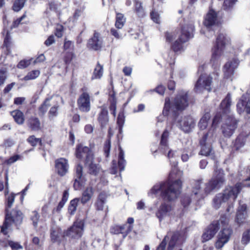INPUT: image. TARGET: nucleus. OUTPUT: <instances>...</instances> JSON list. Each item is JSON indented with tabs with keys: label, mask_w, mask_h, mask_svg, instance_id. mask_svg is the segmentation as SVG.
I'll list each match as a JSON object with an SVG mask.
<instances>
[{
	"label": "nucleus",
	"mask_w": 250,
	"mask_h": 250,
	"mask_svg": "<svg viewBox=\"0 0 250 250\" xmlns=\"http://www.w3.org/2000/svg\"><path fill=\"white\" fill-rule=\"evenodd\" d=\"M103 66L98 62L94 69L91 79L92 80L100 79L103 76Z\"/></svg>",
	"instance_id": "4c0bfd02"
},
{
	"label": "nucleus",
	"mask_w": 250,
	"mask_h": 250,
	"mask_svg": "<svg viewBox=\"0 0 250 250\" xmlns=\"http://www.w3.org/2000/svg\"><path fill=\"white\" fill-rule=\"evenodd\" d=\"M86 180L83 176V167L78 164L75 169L73 188L75 190H80L84 185Z\"/></svg>",
	"instance_id": "2eb2a0df"
},
{
	"label": "nucleus",
	"mask_w": 250,
	"mask_h": 250,
	"mask_svg": "<svg viewBox=\"0 0 250 250\" xmlns=\"http://www.w3.org/2000/svg\"><path fill=\"white\" fill-rule=\"evenodd\" d=\"M64 31V27L62 25H59L56 28L54 34L55 36L60 38L62 37Z\"/></svg>",
	"instance_id": "338daca9"
},
{
	"label": "nucleus",
	"mask_w": 250,
	"mask_h": 250,
	"mask_svg": "<svg viewBox=\"0 0 250 250\" xmlns=\"http://www.w3.org/2000/svg\"><path fill=\"white\" fill-rule=\"evenodd\" d=\"M134 219L133 217H128L125 223L122 225H114L110 228V232L112 234H121L125 239L133 229Z\"/></svg>",
	"instance_id": "0eeeda50"
},
{
	"label": "nucleus",
	"mask_w": 250,
	"mask_h": 250,
	"mask_svg": "<svg viewBox=\"0 0 250 250\" xmlns=\"http://www.w3.org/2000/svg\"><path fill=\"white\" fill-rule=\"evenodd\" d=\"M8 245L11 248L12 250H19L22 249V246L20 244L19 242H15L12 240H10L8 243Z\"/></svg>",
	"instance_id": "bf43d9fd"
},
{
	"label": "nucleus",
	"mask_w": 250,
	"mask_h": 250,
	"mask_svg": "<svg viewBox=\"0 0 250 250\" xmlns=\"http://www.w3.org/2000/svg\"><path fill=\"white\" fill-rule=\"evenodd\" d=\"M26 125L32 131H38L42 128L40 119L35 116H31L27 119Z\"/></svg>",
	"instance_id": "cd10ccee"
},
{
	"label": "nucleus",
	"mask_w": 250,
	"mask_h": 250,
	"mask_svg": "<svg viewBox=\"0 0 250 250\" xmlns=\"http://www.w3.org/2000/svg\"><path fill=\"white\" fill-rule=\"evenodd\" d=\"M50 100L49 98H46L44 102L41 104L38 108L39 115H44L47 110V105L46 103Z\"/></svg>",
	"instance_id": "5fc2aeb1"
},
{
	"label": "nucleus",
	"mask_w": 250,
	"mask_h": 250,
	"mask_svg": "<svg viewBox=\"0 0 250 250\" xmlns=\"http://www.w3.org/2000/svg\"><path fill=\"white\" fill-rule=\"evenodd\" d=\"M76 157L83 161L85 165L92 162L93 160V154L91 149L82 144L76 146L75 150Z\"/></svg>",
	"instance_id": "1a4fd4ad"
},
{
	"label": "nucleus",
	"mask_w": 250,
	"mask_h": 250,
	"mask_svg": "<svg viewBox=\"0 0 250 250\" xmlns=\"http://www.w3.org/2000/svg\"><path fill=\"white\" fill-rule=\"evenodd\" d=\"M189 97L188 91L181 90L178 91L175 95L172 103L170 98L167 97L165 99V102L163 110V114L165 116L169 115L171 107L177 111L184 110L189 105Z\"/></svg>",
	"instance_id": "20e7f679"
},
{
	"label": "nucleus",
	"mask_w": 250,
	"mask_h": 250,
	"mask_svg": "<svg viewBox=\"0 0 250 250\" xmlns=\"http://www.w3.org/2000/svg\"><path fill=\"white\" fill-rule=\"evenodd\" d=\"M150 17L151 19L154 22L156 23H160V15L157 12L152 10L150 13Z\"/></svg>",
	"instance_id": "0e129e2a"
},
{
	"label": "nucleus",
	"mask_w": 250,
	"mask_h": 250,
	"mask_svg": "<svg viewBox=\"0 0 250 250\" xmlns=\"http://www.w3.org/2000/svg\"><path fill=\"white\" fill-rule=\"evenodd\" d=\"M79 201V198H75L70 201L67 209L68 212L70 215H73L75 213Z\"/></svg>",
	"instance_id": "a19ab883"
},
{
	"label": "nucleus",
	"mask_w": 250,
	"mask_h": 250,
	"mask_svg": "<svg viewBox=\"0 0 250 250\" xmlns=\"http://www.w3.org/2000/svg\"><path fill=\"white\" fill-rule=\"evenodd\" d=\"M13 42L11 36L9 33H7L3 41V48H5V54L9 55L11 53V48L13 46Z\"/></svg>",
	"instance_id": "c9c22d12"
},
{
	"label": "nucleus",
	"mask_w": 250,
	"mask_h": 250,
	"mask_svg": "<svg viewBox=\"0 0 250 250\" xmlns=\"http://www.w3.org/2000/svg\"><path fill=\"white\" fill-rule=\"evenodd\" d=\"M243 182V184L237 183L233 186H228L222 192L217 194L213 200L214 207L219 208L222 203H226L231 198L235 201L243 187H250V175Z\"/></svg>",
	"instance_id": "7ed1b4c3"
},
{
	"label": "nucleus",
	"mask_w": 250,
	"mask_h": 250,
	"mask_svg": "<svg viewBox=\"0 0 250 250\" xmlns=\"http://www.w3.org/2000/svg\"><path fill=\"white\" fill-rule=\"evenodd\" d=\"M59 108L58 105H54L51 107L48 112V117L50 118H53L54 117H56L58 115V110Z\"/></svg>",
	"instance_id": "680f3d73"
},
{
	"label": "nucleus",
	"mask_w": 250,
	"mask_h": 250,
	"mask_svg": "<svg viewBox=\"0 0 250 250\" xmlns=\"http://www.w3.org/2000/svg\"><path fill=\"white\" fill-rule=\"evenodd\" d=\"M223 116L224 115L220 112L216 113L212 120L211 125L212 127L216 128L217 126L221 122Z\"/></svg>",
	"instance_id": "3c124183"
},
{
	"label": "nucleus",
	"mask_w": 250,
	"mask_h": 250,
	"mask_svg": "<svg viewBox=\"0 0 250 250\" xmlns=\"http://www.w3.org/2000/svg\"><path fill=\"white\" fill-rule=\"evenodd\" d=\"M184 240L179 232H174L168 243L167 250H173L174 248L182 247Z\"/></svg>",
	"instance_id": "4be33fe9"
},
{
	"label": "nucleus",
	"mask_w": 250,
	"mask_h": 250,
	"mask_svg": "<svg viewBox=\"0 0 250 250\" xmlns=\"http://www.w3.org/2000/svg\"><path fill=\"white\" fill-rule=\"evenodd\" d=\"M125 117L123 113L120 112L117 119V124L119 128V133L121 134L123 131V127L125 123Z\"/></svg>",
	"instance_id": "09e8293b"
},
{
	"label": "nucleus",
	"mask_w": 250,
	"mask_h": 250,
	"mask_svg": "<svg viewBox=\"0 0 250 250\" xmlns=\"http://www.w3.org/2000/svg\"><path fill=\"white\" fill-rule=\"evenodd\" d=\"M33 215L31 217V220L32 221L33 225L34 227H36L40 218V215L37 211L32 212Z\"/></svg>",
	"instance_id": "e2e57ef3"
},
{
	"label": "nucleus",
	"mask_w": 250,
	"mask_h": 250,
	"mask_svg": "<svg viewBox=\"0 0 250 250\" xmlns=\"http://www.w3.org/2000/svg\"><path fill=\"white\" fill-rule=\"evenodd\" d=\"M239 120L236 119L233 115H229L226 121L221 125V132L224 137L229 138L235 132L238 127Z\"/></svg>",
	"instance_id": "6e6552de"
},
{
	"label": "nucleus",
	"mask_w": 250,
	"mask_h": 250,
	"mask_svg": "<svg viewBox=\"0 0 250 250\" xmlns=\"http://www.w3.org/2000/svg\"><path fill=\"white\" fill-rule=\"evenodd\" d=\"M212 77L210 75L207 74H201L196 81L194 90L195 92H201L204 90L208 92L211 91Z\"/></svg>",
	"instance_id": "9d476101"
},
{
	"label": "nucleus",
	"mask_w": 250,
	"mask_h": 250,
	"mask_svg": "<svg viewBox=\"0 0 250 250\" xmlns=\"http://www.w3.org/2000/svg\"><path fill=\"white\" fill-rule=\"evenodd\" d=\"M7 73L6 68L0 69V86L5 83L7 78Z\"/></svg>",
	"instance_id": "4d7b16f0"
},
{
	"label": "nucleus",
	"mask_w": 250,
	"mask_h": 250,
	"mask_svg": "<svg viewBox=\"0 0 250 250\" xmlns=\"http://www.w3.org/2000/svg\"><path fill=\"white\" fill-rule=\"evenodd\" d=\"M20 158V156L19 155H15L3 161V162L2 163V165H10L18 160Z\"/></svg>",
	"instance_id": "052dcab7"
},
{
	"label": "nucleus",
	"mask_w": 250,
	"mask_h": 250,
	"mask_svg": "<svg viewBox=\"0 0 250 250\" xmlns=\"http://www.w3.org/2000/svg\"><path fill=\"white\" fill-rule=\"evenodd\" d=\"M84 224L82 221L74 222L72 226L66 230L67 236L72 239L80 238L83 233Z\"/></svg>",
	"instance_id": "dca6fc26"
},
{
	"label": "nucleus",
	"mask_w": 250,
	"mask_h": 250,
	"mask_svg": "<svg viewBox=\"0 0 250 250\" xmlns=\"http://www.w3.org/2000/svg\"><path fill=\"white\" fill-rule=\"evenodd\" d=\"M182 188V181L177 179L162 182L159 185H155L151 188V193L156 194L160 192V196L164 201L156 212V215L160 221L172 211V207L169 203L174 202L178 198L181 193Z\"/></svg>",
	"instance_id": "f257e3e1"
},
{
	"label": "nucleus",
	"mask_w": 250,
	"mask_h": 250,
	"mask_svg": "<svg viewBox=\"0 0 250 250\" xmlns=\"http://www.w3.org/2000/svg\"><path fill=\"white\" fill-rule=\"evenodd\" d=\"M208 136V132L204 133L199 141V144L201 146L200 154L205 156H210L212 160L216 162V157L214 151L213 150L212 146L207 144Z\"/></svg>",
	"instance_id": "ddd939ff"
},
{
	"label": "nucleus",
	"mask_w": 250,
	"mask_h": 250,
	"mask_svg": "<svg viewBox=\"0 0 250 250\" xmlns=\"http://www.w3.org/2000/svg\"><path fill=\"white\" fill-rule=\"evenodd\" d=\"M151 91L156 92L160 95H163L166 91V87L163 85L160 84Z\"/></svg>",
	"instance_id": "774afa93"
},
{
	"label": "nucleus",
	"mask_w": 250,
	"mask_h": 250,
	"mask_svg": "<svg viewBox=\"0 0 250 250\" xmlns=\"http://www.w3.org/2000/svg\"><path fill=\"white\" fill-rule=\"evenodd\" d=\"M89 165V172L90 174L96 175L99 173V168L97 165L93 164L92 162L88 164Z\"/></svg>",
	"instance_id": "13d9d810"
},
{
	"label": "nucleus",
	"mask_w": 250,
	"mask_h": 250,
	"mask_svg": "<svg viewBox=\"0 0 250 250\" xmlns=\"http://www.w3.org/2000/svg\"><path fill=\"white\" fill-rule=\"evenodd\" d=\"M125 22V18L123 14L117 13L115 26L116 28L122 29Z\"/></svg>",
	"instance_id": "79ce46f5"
},
{
	"label": "nucleus",
	"mask_w": 250,
	"mask_h": 250,
	"mask_svg": "<svg viewBox=\"0 0 250 250\" xmlns=\"http://www.w3.org/2000/svg\"><path fill=\"white\" fill-rule=\"evenodd\" d=\"M232 234L233 229L230 227L222 228L217 236L214 244L215 248L218 250L222 249L229 241Z\"/></svg>",
	"instance_id": "9b49d317"
},
{
	"label": "nucleus",
	"mask_w": 250,
	"mask_h": 250,
	"mask_svg": "<svg viewBox=\"0 0 250 250\" xmlns=\"http://www.w3.org/2000/svg\"><path fill=\"white\" fill-rule=\"evenodd\" d=\"M218 221H219V225L221 224L223 228H226L229 225V219L226 214H223L221 215Z\"/></svg>",
	"instance_id": "6e6d98bb"
},
{
	"label": "nucleus",
	"mask_w": 250,
	"mask_h": 250,
	"mask_svg": "<svg viewBox=\"0 0 250 250\" xmlns=\"http://www.w3.org/2000/svg\"><path fill=\"white\" fill-rule=\"evenodd\" d=\"M169 135V133L168 131L166 129L163 132L161 138L160 145L162 147V148L164 149L165 150H167L168 148V137Z\"/></svg>",
	"instance_id": "37998d69"
},
{
	"label": "nucleus",
	"mask_w": 250,
	"mask_h": 250,
	"mask_svg": "<svg viewBox=\"0 0 250 250\" xmlns=\"http://www.w3.org/2000/svg\"><path fill=\"white\" fill-rule=\"evenodd\" d=\"M66 230L62 231V229L58 227L54 228L51 230L50 238L53 243L58 242L60 243L63 241L65 237H66Z\"/></svg>",
	"instance_id": "393cba45"
},
{
	"label": "nucleus",
	"mask_w": 250,
	"mask_h": 250,
	"mask_svg": "<svg viewBox=\"0 0 250 250\" xmlns=\"http://www.w3.org/2000/svg\"><path fill=\"white\" fill-rule=\"evenodd\" d=\"M76 54L73 51H66L64 53L62 61L65 64V70L67 71L69 65L73 60L76 58Z\"/></svg>",
	"instance_id": "72a5a7b5"
},
{
	"label": "nucleus",
	"mask_w": 250,
	"mask_h": 250,
	"mask_svg": "<svg viewBox=\"0 0 250 250\" xmlns=\"http://www.w3.org/2000/svg\"><path fill=\"white\" fill-rule=\"evenodd\" d=\"M110 84L111 90L109 89V98L108 100L110 103L109 109L111 112V113L115 117L116 114L117 99L116 97V92L114 89V86L112 81H111Z\"/></svg>",
	"instance_id": "5701e85b"
},
{
	"label": "nucleus",
	"mask_w": 250,
	"mask_h": 250,
	"mask_svg": "<svg viewBox=\"0 0 250 250\" xmlns=\"http://www.w3.org/2000/svg\"><path fill=\"white\" fill-rule=\"evenodd\" d=\"M97 120L99 123L101 127H104L108 124L109 118L108 111L105 107H101V110L98 114Z\"/></svg>",
	"instance_id": "7c9ffc66"
},
{
	"label": "nucleus",
	"mask_w": 250,
	"mask_h": 250,
	"mask_svg": "<svg viewBox=\"0 0 250 250\" xmlns=\"http://www.w3.org/2000/svg\"><path fill=\"white\" fill-rule=\"evenodd\" d=\"M95 192V189L92 186L87 187L83 191L82 196L80 199V201L83 205H85L93 197Z\"/></svg>",
	"instance_id": "c85d7f7f"
},
{
	"label": "nucleus",
	"mask_w": 250,
	"mask_h": 250,
	"mask_svg": "<svg viewBox=\"0 0 250 250\" xmlns=\"http://www.w3.org/2000/svg\"><path fill=\"white\" fill-rule=\"evenodd\" d=\"M247 209V206L246 204L240 205L237 209L235 221L239 226L245 222L248 216Z\"/></svg>",
	"instance_id": "a878e982"
},
{
	"label": "nucleus",
	"mask_w": 250,
	"mask_h": 250,
	"mask_svg": "<svg viewBox=\"0 0 250 250\" xmlns=\"http://www.w3.org/2000/svg\"><path fill=\"white\" fill-rule=\"evenodd\" d=\"M250 241V229L245 231L241 239V243L244 245L248 244Z\"/></svg>",
	"instance_id": "864d4df0"
},
{
	"label": "nucleus",
	"mask_w": 250,
	"mask_h": 250,
	"mask_svg": "<svg viewBox=\"0 0 250 250\" xmlns=\"http://www.w3.org/2000/svg\"><path fill=\"white\" fill-rule=\"evenodd\" d=\"M194 26L191 23H187L180 24L179 30V40L183 42H188L194 36Z\"/></svg>",
	"instance_id": "f8f14e48"
},
{
	"label": "nucleus",
	"mask_w": 250,
	"mask_h": 250,
	"mask_svg": "<svg viewBox=\"0 0 250 250\" xmlns=\"http://www.w3.org/2000/svg\"><path fill=\"white\" fill-rule=\"evenodd\" d=\"M229 40L226 34L219 33L218 34L215 43L212 48V55L210 62L215 64L223 53L227 43Z\"/></svg>",
	"instance_id": "39448f33"
},
{
	"label": "nucleus",
	"mask_w": 250,
	"mask_h": 250,
	"mask_svg": "<svg viewBox=\"0 0 250 250\" xmlns=\"http://www.w3.org/2000/svg\"><path fill=\"white\" fill-rule=\"evenodd\" d=\"M238 63L236 60L233 59L227 62L223 66L224 78L229 79L234 75V70L237 67Z\"/></svg>",
	"instance_id": "412c9836"
},
{
	"label": "nucleus",
	"mask_w": 250,
	"mask_h": 250,
	"mask_svg": "<svg viewBox=\"0 0 250 250\" xmlns=\"http://www.w3.org/2000/svg\"><path fill=\"white\" fill-rule=\"evenodd\" d=\"M238 0H224L222 9L229 14H231L235 9Z\"/></svg>",
	"instance_id": "473e14b6"
},
{
	"label": "nucleus",
	"mask_w": 250,
	"mask_h": 250,
	"mask_svg": "<svg viewBox=\"0 0 250 250\" xmlns=\"http://www.w3.org/2000/svg\"><path fill=\"white\" fill-rule=\"evenodd\" d=\"M221 24L222 22L218 17L217 12L212 8H210L204 18V26L209 28L213 26H219Z\"/></svg>",
	"instance_id": "4468645a"
},
{
	"label": "nucleus",
	"mask_w": 250,
	"mask_h": 250,
	"mask_svg": "<svg viewBox=\"0 0 250 250\" xmlns=\"http://www.w3.org/2000/svg\"><path fill=\"white\" fill-rule=\"evenodd\" d=\"M10 115L13 117L15 122L19 124L22 125L24 121V116L22 112L19 109L13 110L10 112Z\"/></svg>",
	"instance_id": "e433bc0d"
},
{
	"label": "nucleus",
	"mask_w": 250,
	"mask_h": 250,
	"mask_svg": "<svg viewBox=\"0 0 250 250\" xmlns=\"http://www.w3.org/2000/svg\"><path fill=\"white\" fill-rule=\"evenodd\" d=\"M231 104V95L228 93L225 98L221 101L219 105L220 112L223 115L227 116L230 112Z\"/></svg>",
	"instance_id": "bb28decb"
},
{
	"label": "nucleus",
	"mask_w": 250,
	"mask_h": 250,
	"mask_svg": "<svg viewBox=\"0 0 250 250\" xmlns=\"http://www.w3.org/2000/svg\"><path fill=\"white\" fill-rule=\"evenodd\" d=\"M40 74V71L39 70H33L29 71L26 75H25L23 78L22 80L27 81L31 80H34Z\"/></svg>",
	"instance_id": "a18cd8bd"
},
{
	"label": "nucleus",
	"mask_w": 250,
	"mask_h": 250,
	"mask_svg": "<svg viewBox=\"0 0 250 250\" xmlns=\"http://www.w3.org/2000/svg\"><path fill=\"white\" fill-rule=\"evenodd\" d=\"M219 229V221H212L202 234V242H205L212 238Z\"/></svg>",
	"instance_id": "6ab92c4d"
},
{
	"label": "nucleus",
	"mask_w": 250,
	"mask_h": 250,
	"mask_svg": "<svg viewBox=\"0 0 250 250\" xmlns=\"http://www.w3.org/2000/svg\"><path fill=\"white\" fill-rule=\"evenodd\" d=\"M26 0H15L12 9L15 12L20 11L24 6Z\"/></svg>",
	"instance_id": "de8ad7c7"
},
{
	"label": "nucleus",
	"mask_w": 250,
	"mask_h": 250,
	"mask_svg": "<svg viewBox=\"0 0 250 250\" xmlns=\"http://www.w3.org/2000/svg\"><path fill=\"white\" fill-rule=\"evenodd\" d=\"M111 148V138L108 137L105 141L104 145V152L105 157H108Z\"/></svg>",
	"instance_id": "8fccbe9b"
},
{
	"label": "nucleus",
	"mask_w": 250,
	"mask_h": 250,
	"mask_svg": "<svg viewBox=\"0 0 250 250\" xmlns=\"http://www.w3.org/2000/svg\"><path fill=\"white\" fill-rule=\"evenodd\" d=\"M210 118V115L209 113H206L200 119L198 126L200 130L205 129L208 125V121Z\"/></svg>",
	"instance_id": "ea45409f"
},
{
	"label": "nucleus",
	"mask_w": 250,
	"mask_h": 250,
	"mask_svg": "<svg viewBox=\"0 0 250 250\" xmlns=\"http://www.w3.org/2000/svg\"><path fill=\"white\" fill-rule=\"evenodd\" d=\"M79 110L83 112H88L91 109L90 96L87 92H83L77 101Z\"/></svg>",
	"instance_id": "a211bd4d"
},
{
	"label": "nucleus",
	"mask_w": 250,
	"mask_h": 250,
	"mask_svg": "<svg viewBox=\"0 0 250 250\" xmlns=\"http://www.w3.org/2000/svg\"><path fill=\"white\" fill-rule=\"evenodd\" d=\"M181 129L185 132H189L195 125L194 119L190 115L184 117L180 121Z\"/></svg>",
	"instance_id": "b1692460"
},
{
	"label": "nucleus",
	"mask_w": 250,
	"mask_h": 250,
	"mask_svg": "<svg viewBox=\"0 0 250 250\" xmlns=\"http://www.w3.org/2000/svg\"><path fill=\"white\" fill-rule=\"evenodd\" d=\"M134 12L138 18H143L146 16V12L142 2L139 0H133Z\"/></svg>",
	"instance_id": "f704fd0d"
},
{
	"label": "nucleus",
	"mask_w": 250,
	"mask_h": 250,
	"mask_svg": "<svg viewBox=\"0 0 250 250\" xmlns=\"http://www.w3.org/2000/svg\"><path fill=\"white\" fill-rule=\"evenodd\" d=\"M87 46L94 51L101 50L103 46V41L100 33L94 31L93 36L88 40Z\"/></svg>",
	"instance_id": "aec40b11"
},
{
	"label": "nucleus",
	"mask_w": 250,
	"mask_h": 250,
	"mask_svg": "<svg viewBox=\"0 0 250 250\" xmlns=\"http://www.w3.org/2000/svg\"><path fill=\"white\" fill-rule=\"evenodd\" d=\"M16 195L11 193L6 198L4 219L2 225L0 227V232L4 235L8 234V230L12 225H14L17 229H19L23 222L24 214L21 210L16 208L11 211L9 210L13 205Z\"/></svg>",
	"instance_id": "f03ea898"
},
{
	"label": "nucleus",
	"mask_w": 250,
	"mask_h": 250,
	"mask_svg": "<svg viewBox=\"0 0 250 250\" xmlns=\"http://www.w3.org/2000/svg\"><path fill=\"white\" fill-rule=\"evenodd\" d=\"M184 43L182 42L181 40H179V38L178 37V39L171 44V49L174 52L177 53L183 49V44Z\"/></svg>",
	"instance_id": "49530a36"
},
{
	"label": "nucleus",
	"mask_w": 250,
	"mask_h": 250,
	"mask_svg": "<svg viewBox=\"0 0 250 250\" xmlns=\"http://www.w3.org/2000/svg\"><path fill=\"white\" fill-rule=\"evenodd\" d=\"M236 107L239 113L244 110V108L248 114H250V98L247 101L246 98L242 97L237 103Z\"/></svg>",
	"instance_id": "2f4dec72"
},
{
	"label": "nucleus",
	"mask_w": 250,
	"mask_h": 250,
	"mask_svg": "<svg viewBox=\"0 0 250 250\" xmlns=\"http://www.w3.org/2000/svg\"><path fill=\"white\" fill-rule=\"evenodd\" d=\"M142 31V27L135 25L133 27L130 28L128 32L131 37L137 39L139 38L140 34Z\"/></svg>",
	"instance_id": "c03bdc74"
},
{
	"label": "nucleus",
	"mask_w": 250,
	"mask_h": 250,
	"mask_svg": "<svg viewBox=\"0 0 250 250\" xmlns=\"http://www.w3.org/2000/svg\"><path fill=\"white\" fill-rule=\"evenodd\" d=\"M31 63L30 60H21L17 64V67L20 69H23L27 67Z\"/></svg>",
	"instance_id": "69168bd1"
},
{
	"label": "nucleus",
	"mask_w": 250,
	"mask_h": 250,
	"mask_svg": "<svg viewBox=\"0 0 250 250\" xmlns=\"http://www.w3.org/2000/svg\"><path fill=\"white\" fill-rule=\"evenodd\" d=\"M215 175L206 184L204 191L207 194L210 193L214 189H219L225 182V174L222 169L215 170Z\"/></svg>",
	"instance_id": "423d86ee"
},
{
	"label": "nucleus",
	"mask_w": 250,
	"mask_h": 250,
	"mask_svg": "<svg viewBox=\"0 0 250 250\" xmlns=\"http://www.w3.org/2000/svg\"><path fill=\"white\" fill-rule=\"evenodd\" d=\"M181 204L184 208L188 207L191 202V197L188 195H183L181 198Z\"/></svg>",
	"instance_id": "603ef678"
},
{
	"label": "nucleus",
	"mask_w": 250,
	"mask_h": 250,
	"mask_svg": "<svg viewBox=\"0 0 250 250\" xmlns=\"http://www.w3.org/2000/svg\"><path fill=\"white\" fill-rule=\"evenodd\" d=\"M27 142L30 145L33 147L36 146L37 145H39L40 146V148H43L44 145L42 142L41 138H37L35 135H30L26 140Z\"/></svg>",
	"instance_id": "58836bf2"
},
{
	"label": "nucleus",
	"mask_w": 250,
	"mask_h": 250,
	"mask_svg": "<svg viewBox=\"0 0 250 250\" xmlns=\"http://www.w3.org/2000/svg\"><path fill=\"white\" fill-rule=\"evenodd\" d=\"M69 167L68 161L66 158L61 157L55 160V171L59 176H65L68 172Z\"/></svg>",
	"instance_id": "f3484780"
},
{
	"label": "nucleus",
	"mask_w": 250,
	"mask_h": 250,
	"mask_svg": "<svg viewBox=\"0 0 250 250\" xmlns=\"http://www.w3.org/2000/svg\"><path fill=\"white\" fill-rule=\"evenodd\" d=\"M247 137L248 136L244 133L239 134L233 142V149L238 151L243 147L246 144Z\"/></svg>",
	"instance_id": "c756f323"
}]
</instances>
